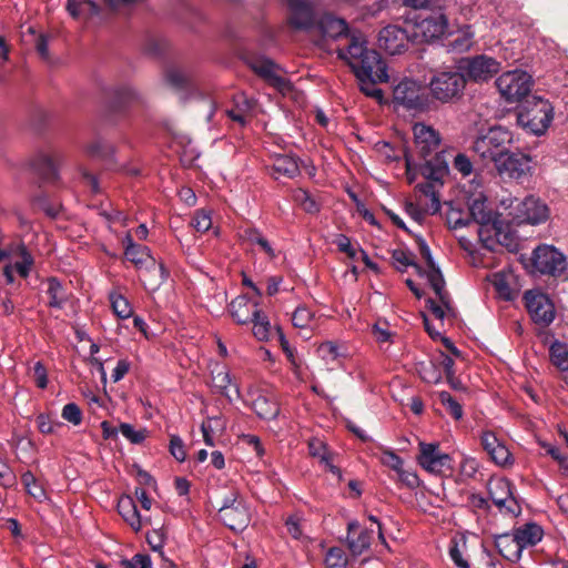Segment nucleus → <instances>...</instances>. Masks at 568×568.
Wrapping results in <instances>:
<instances>
[{"label": "nucleus", "instance_id": "52", "mask_svg": "<svg viewBox=\"0 0 568 568\" xmlns=\"http://www.w3.org/2000/svg\"><path fill=\"white\" fill-rule=\"evenodd\" d=\"M381 463L398 473L404 467V460L400 456H398L394 450L385 448L382 450V455L379 457Z\"/></svg>", "mask_w": 568, "mask_h": 568}, {"label": "nucleus", "instance_id": "24", "mask_svg": "<svg viewBox=\"0 0 568 568\" xmlns=\"http://www.w3.org/2000/svg\"><path fill=\"white\" fill-rule=\"evenodd\" d=\"M373 531L369 529H361L356 520L349 521L347 525V546L354 556H359L366 551L372 544Z\"/></svg>", "mask_w": 568, "mask_h": 568}, {"label": "nucleus", "instance_id": "53", "mask_svg": "<svg viewBox=\"0 0 568 568\" xmlns=\"http://www.w3.org/2000/svg\"><path fill=\"white\" fill-rule=\"evenodd\" d=\"M314 314L306 306H298L292 315V323L295 327L306 328L313 321Z\"/></svg>", "mask_w": 568, "mask_h": 568}, {"label": "nucleus", "instance_id": "9", "mask_svg": "<svg viewBox=\"0 0 568 568\" xmlns=\"http://www.w3.org/2000/svg\"><path fill=\"white\" fill-rule=\"evenodd\" d=\"M532 265L541 274L560 276L567 270L566 256L555 246L542 244L532 252Z\"/></svg>", "mask_w": 568, "mask_h": 568}, {"label": "nucleus", "instance_id": "7", "mask_svg": "<svg viewBox=\"0 0 568 568\" xmlns=\"http://www.w3.org/2000/svg\"><path fill=\"white\" fill-rule=\"evenodd\" d=\"M500 69V62L487 54L464 58L459 62V70L465 74L466 81L469 80L475 83L488 82Z\"/></svg>", "mask_w": 568, "mask_h": 568}, {"label": "nucleus", "instance_id": "15", "mask_svg": "<svg viewBox=\"0 0 568 568\" xmlns=\"http://www.w3.org/2000/svg\"><path fill=\"white\" fill-rule=\"evenodd\" d=\"M478 225L479 241L488 251H495L499 245L509 246L511 244V235L505 230L504 222L499 217Z\"/></svg>", "mask_w": 568, "mask_h": 568}, {"label": "nucleus", "instance_id": "63", "mask_svg": "<svg viewBox=\"0 0 568 568\" xmlns=\"http://www.w3.org/2000/svg\"><path fill=\"white\" fill-rule=\"evenodd\" d=\"M449 557L458 568H470L468 561L463 557V552L457 541H452L449 547Z\"/></svg>", "mask_w": 568, "mask_h": 568}, {"label": "nucleus", "instance_id": "1", "mask_svg": "<svg viewBox=\"0 0 568 568\" xmlns=\"http://www.w3.org/2000/svg\"><path fill=\"white\" fill-rule=\"evenodd\" d=\"M366 44L363 37L352 36L346 48L336 50L337 57L349 65L358 82H387L386 62L376 50L368 49Z\"/></svg>", "mask_w": 568, "mask_h": 568}, {"label": "nucleus", "instance_id": "23", "mask_svg": "<svg viewBox=\"0 0 568 568\" xmlns=\"http://www.w3.org/2000/svg\"><path fill=\"white\" fill-rule=\"evenodd\" d=\"M480 443L496 465L505 467L513 464L509 449L497 438L495 433L490 430L483 432Z\"/></svg>", "mask_w": 568, "mask_h": 568}, {"label": "nucleus", "instance_id": "60", "mask_svg": "<svg viewBox=\"0 0 568 568\" xmlns=\"http://www.w3.org/2000/svg\"><path fill=\"white\" fill-rule=\"evenodd\" d=\"M453 166L463 176L470 175L473 173V169H474L470 159L466 154H464V153H458L454 158Z\"/></svg>", "mask_w": 568, "mask_h": 568}, {"label": "nucleus", "instance_id": "36", "mask_svg": "<svg viewBox=\"0 0 568 568\" xmlns=\"http://www.w3.org/2000/svg\"><path fill=\"white\" fill-rule=\"evenodd\" d=\"M549 361L564 375L568 372V343L554 339L548 348Z\"/></svg>", "mask_w": 568, "mask_h": 568}, {"label": "nucleus", "instance_id": "47", "mask_svg": "<svg viewBox=\"0 0 568 568\" xmlns=\"http://www.w3.org/2000/svg\"><path fill=\"white\" fill-rule=\"evenodd\" d=\"M119 430L131 444L134 445L142 444L148 435L146 428L135 429L129 423H121Z\"/></svg>", "mask_w": 568, "mask_h": 568}, {"label": "nucleus", "instance_id": "17", "mask_svg": "<svg viewBox=\"0 0 568 568\" xmlns=\"http://www.w3.org/2000/svg\"><path fill=\"white\" fill-rule=\"evenodd\" d=\"M549 214L548 205L534 195L525 197L517 207V217L520 223L538 225L545 223Z\"/></svg>", "mask_w": 568, "mask_h": 568}, {"label": "nucleus", "instance_id": "64", "mask_svg": "<svg viewBox=\"0 0 568 568\" xmlns=\"http://www.w3.org/2000/svg\"><path fill=\"white\" fill-rule=\"evenodd\" d=\"M338 250L345 253L348 257L355 258L357 255L356 248L352 245L348 236L339 234L335 241Z\"/></svg>", "mask_w": 568, "mask_h": 568}, {"label": "nucleus", "instance_id": "40", "mask_svg": "<svg viewBox=\"0 0 568 568\" xmlns=\"http://www.w3.org/2000/svg\"><path fill=\"white\" fill-rule=\"evenodd\" d=\"M243 237L251 245H256L260 247L262 252H264L271 260L276 257V253L272 247L271 243L262 234V232L255 227H248L244 230Z\"/></svg>", "mask_w": 568, "mask_h": 568}, {"label": "nucleus", "instance_id": "6", "mask_svg": "<svg viewBox=\"0 0 568 568\" xmlns=\"http://www.w3.org/2000/svg\"><path fill=\"white\" fill-rule=\"evenodd\" d=\"M495 84L507 103L520 101L528 95L532 87V78L526 71L511 70L500 74Z\"/></svg>", "mask_w": 568, "mask_h": 568}, {"label": "nucleus", "instance_id": "58", "mask_svg": "<svg viewBox=\"0 0 568 568\" xmlns=\"http://www.w3.org/2000/svg\"><path fill=\"white\" fill-rule=\"evenodd\" d=\"M123 568H152V561L149 555L135 554L131 559L121 561Z\"/></svg>", "mask_w": 568, "mask_h": 568}, {"label": "nucleus", "instance_id": "37", "mask_svg": "<svg viewBox=\"0 0 568 568\" xmlns=\"http://www.w3.org/2000/svg\"><path fill=\"white\" fill-rule=\"evenodd\" d=\"M468 210L471 220L477 224L499 217L498 214H494L488 207L486 197L483 194L469 201Z\"/></svg>", "mask_w": 568, "mask_h": 568}, {"label": "nucleus", "instance_id": "20", "mask_svg": "<svg viewBox=\"0 0 568 568\" xmlns=\"http://www.w3.org/2000/svg\"><path fill=\"white\" fill-rule=\"evenodd\" d=\"M416 28L426 42L438 40L449 33L448 19L442 11L433 12L423 18L422 21L416 24Z\"/></svg>", "mask_w": 568, "mask_h": 568}, {"label": "nucleus", "instance_id": "51", "mask_svg": "<svg viewBox=\"0 0 568 568\" xmlns=\"http://www.w3.org/2000/svg\"><path fill=\"white\" fill-rule=\"evenodd\" d=\"M294 200L307 213L314 214L320 211V205L306 190H302V189L297 190L294 194Z\"/></svg>", "mask_w": 568, "mask_h": 568}, {"label": "nucleus", "instance_id": "49", "mask_svg": "<svg viewBox=\"0 0 568 568\" xmlns=\"http://www.w3.org/2000/svg\"><path fill=\"white\" fill-rule=\"evenodd\" d=\"M166 534L163 528L153 529L148 532L146 541L153 551H158L161 558H164L163 547L165 545Z\"/></svg>", "mask_w": 568, "mask_h": 568}, {"label": "nucleus", "instance_id": "28", "mask_svg": "<svg viewBox=\"0 0 568 568\" xmlns=\"http://www.w3.org/2000/svg\"><path fill=\"white\" fill-rule=\"evenodd\" d=\"M308 453L312 457L318 458L320 463L323 464L329 473L335 475L338 480L343 479L342 470L333 464L332 453L323 440L312 438L308 442Z\"/></svg>", "mask_w": 568, "mask_h": 568}, {"label": "nucleus", "instance_id": "21", "mask_svg": "<svg viewBox=\"0 0 568 568\" xmlns=\"http://www.w3.org/2000/svg\"><path fill=\"white\" fill-rule=\"evenodd\" d=\"M290 23L298 30H310L315 26V12L311 0H287Z\"/></svg>", "mask_w": 568, "mask_h": 568}, {"label": "nucleus", "instance_id": "12", "mask_svg": "<svg viewBox=\"0 0 568 568\" xmlns=\"http://www.w3.org/2000/svg\"><path fill=\"white\" fill-rule=\"evenodd\" d=\"M394 102L407 110L423 111L428 106V98L417 81L404 79L393 90Z\"/></svg>", "mask_w": 568, "mask_h": 568}, {"label": "nucleus", "instance_id": "26", "mask_svg": "<svg viewBox=\"0 0 568 568\" xmlns=\"http://www.w3.org/2000/svg\"><path fill=\"white\" fill-rule=\"evenodd\" d=\"M165 80L176 92L183 93L181 99L184 101L187 99L186 94L192 95L197 92L192 74L183 69H168Z\"/></svg>", "mask_w": 568, "mask_h": 568}, {"label": "nucleus", "instance_id": "61", "mask_svg": "<svg viewBox=\"0 0 568 568\" xmlns=\"http://www.w3.org/2000/svg\"><path fill=\"white\" fill-rule=\"evenodd\" d=\"M37 426L40 433L48 435L54 433L57 427H61L62 423L52 420L49 415L40 414L37 417Z\"/></svg>", "mask_w": 568, "mask_h": 568}, {"label": "nucleus", "instance_id": "33", "mask_svg": "<svg viewBox=\"0 0 568 568\" xmlns=\"http://www.w3.org/2000/svg\"><path fill=\"white\" fill-rule=\"evenodd\" d=\"M515 538L518 540L520 548L524 550L527 547L537 545L544 535L541 527L535 523H528L519 528L513 530Z\"/></svg>", "mask_w": 568, "mask_h": 568}, {"label": "nucleus", "instance_id": "22", "mask_svg": "<svg viewBox=\"0 0 568 568\" xmlns=\"http://www.w3.org/2000/svg\"><path fill=\"white\" fill-rule=\"evenodd\" d=\"M219 517L227 528L236 532L243 531L251 520L250 509L245 501H240L234 507H221Z\"/></svg>", "mask_w": 568, "mask_h": 568}, {"label": "nucleus", "instance_id": "59", "mask_svg": "<svg viewBox=\"0 0 568 568\" xmlns=\"http://www.w3.org/2000/svg\"><path fill=\"white\" fill-rule=\"evenodd\" d=\"M169 449L171 455L180 463L186 458V452L182 438L178 435H171Z\"/></svg>", "mask_w": 568, "mask_h": 568}, {"label": "nucleus", "instance_id": "39", "mask_svg": "<svg viewBox=\"0 0 568 568\" xmlns=\"http://www.w3.org/2000/svg\"><path fill=\"white\" fill-rule=\"evenodd\" d=\"M273 170L281 175L293 179L300 174L298 161L292 155H278L274 159Z\"/></svg>", "mask_w": 568, "mask_h": 568}, {"label": "nucleus", "instance_id": "38", "mask_svg": "<svg viewBox=\"0 0 568 568\" xmlns=\"http://www.w3.org/2000/svg\"><path fill=\"white\" fill-rule=\"evenodd\" d=\"M255 414L266 420L275 419L280 414L278 404L265 395H257L252 402Z\"/></svg>", "mask_w": 568, "mask_h": 568}, {"label": "nucleus", "instance_id": "46", "mask_svg": "<svg viewBox=\"0 0 568 568\" xmlns=\"http://www.w3.org/2000/svg\"><path fill=\"white\" fill-rule=\"evenodd\" d=\"M438 398L454 419L459 420L463 418V406L448 392H439Z\"/></svg>", "mask_w": 568, "mask_h": 568}, {"label": "nucleus", "instance_id": "41", "mask_svg": "<svg viewBox=\"0 0 568 568\" xmlns=\"http://www.w3.org/2000/svg\"><path fill=\"white\" fill-rule=\"evenodd\" d=\"M47 294L49 296L48 305L52 308L61 310L67 302V295L61 282L57 277L48 280Z\"/></svg>", "mask_w": 568, "mask_h": 568}, {"label": "nucleus", "instance_id": "16", "mask_svg": "<svg viewBox=\"0 0 568 568\" xmlns=\"http://www.w3.org/2000/svg\"><path fill=\"white\" fill-rule=\"evenodd\" d=\"M250 68L271 87L277 91L285 93L291 89V83L284 77L277 73V64L265 57H254L248 60Z\"/></svg>", "mask_w": 568, "mask_h": 568}, {"label": "nucleus", "instance_id": "57", "mask_svg": "<svg viewBox=\"0 0 568 568\" xmlns=\"http://www.w3.org/2000/svg\"><path fill=\"white\" fill-rule=\"evenodd\" d=\"M61 416L74 426L80 425L82 422V412L75 403H68L64 405Z\"/></svg>", "mask_w": 568, "mask_h": 568}, {"label": "nucleus", "instance_id": "43", "mask_svg": "<svg viewBox=\"0 0 568 568\" xmlns=\"http://www.w3.org/2000/svg\"><path fill=\"white\" fill-rule=\"evenodd\" d=\"M251 323L253 324V334L258 341H267L271 335V323L267 315L258 308V315H254Z\"/></svg>", "mask_w": 568, "mask_h": 568}, {"label": "nucleus", "instance_id": "35", "mask_svg": "<svg viewBox=\"0 0 568 568\" xmlns=\"http://www.w3.org/2000/svg\"><path fill=\"white\" fill-rule=\"evenodd\" d=\"M32 166L34 171L47 182H54L58 179L55 159L50 154H39L32 161Z\"/></svg>", "mask_w": 568, "mask_h": 568}, {"label": "nucleus", "instance_id": "31", "mask_svg": "<svg viewBox=\"0 0 568 568\" xmlns=\"http://www.w3.org/2000/svg\"><path fill=\"white\" fill-rule=\"evenodd\" d=\"M429 270L427 272L424 271V274H426V277L434 290L438 301L448 310H452V301L448 292L445 290V280L444 276L437 265H434L433 267H428Z\"/></svg>", "mask_w": 568, "mask_h": 568}, {"label": "nucleus", "instance_id": "54", "mask_svg": "<svg viewBox=\"0 0 568 568\" xmlns=\"http://www.w3.org/2000/svg\"><path fill=\"white\" fill-rule=\"evenodd\" d=\"M33 264V257L31 254L24 248H21V260L16 261L11 266L14 272H17L21 277H27L30 273V268Z\"/></svg>", "mask_w": 568, "mask_h": 568}, {"label": "nucleus", "instance_id": "11", "mask_svg": "<svg viewBox=\"0 0 568 568\" xmlns=\"http://www.w3.org/2000/svg\"><path fill=\"white\" fill-rule=\"evenodd\" d=\"M488 493L500 511L513 516L520 515L521 507L514 496V485L509 479L504 477L490 479Z\"/></svg>", "mask_w": 568, "mask_h": 568}, {"label": "nucleus", "instance_id": "3", "mask_svg": "<svg viewBox=\"0 0 568 568\" xmlns=\"http://www.w3.org/2000/svg\"><path fill=\"white\" fill-rule=\"evenodd\" d=\"M554 120V106L541 97H530L518 108L517 122L535 135L544 134Z\"/></svg>", "mask_w": 568, "mask_h": 568}, {"label": "nucleus", "instance_id": "50", "mask_svg": "<svg viewBox=\"0 0 568 568\" xmlns=\"http://www.w3.org/2000/svg\"><path fill=\"white\" fill-rule=\"evenodd\" d=\"M327 568H346L347 557L342 548H331L325 557Z\"/></svg>", "mask_w": 568, "mask_h": 568}, {"label": "nucleus", "instance_id": "2", "mask_svg": "<svg viewBox=\"0 0 568 568\" xmlns=\"http://www.w3.org/2000/svg\"><path fill=\"white\" fill-rule=\"evenodd\" d=\"M419 170L426 181L417 184L416 189L423 195L430 199L428 211L430 214H436L440 210L439 187L443 186L444 179L449 173L447 159L444 154L437 153L435 156L426 160Z\"/></svg>", "mask_w": 568, "mask_h": 568}, {"label": "nucleus", "instance_id": "5", "mask_svg": "<svg viewBox=\"0 0 568 568\" xmlns=\"http://www.w3.org/2000/svg\"><path fill=\"white\" fill-rule=\"evenodd\" d=\"M514 141L513 133L503 126H493L479 135L473 143V151L484 161L496 163V159L506 154Z\"/></svg>", "mask_w": 568, "mask_h": 568}, {"label": "nucleus", "instance_id": "25", "mask_svg": "<svg viewBox=\"0 0 568 568\" xmlns=\"http://www.w3.org/2000/svg\"><path fill=\"white\" fill-rule=\"evenodd\" d=\"M258 302L252 301L247 295L235 297L229 305V311L237 324L251 323L254 315H258Z\"/></svg>", "mask_w": 568, "mask_h": 568}, {"label": "nucleus", "instance_id": "48", "mask_svg": "<svg viewBox=\"0 0 568 568\" xmlns=\"http://www.w3.org/2000/svg\"><path fill=\"white\" fill-rule=\"evenodd\" d=\"M494 287L498 293L499 297L505 301H513L516 296V292L507 283V278L501 273H496L494 276Z\"/></svg>", "mask_w": 568, "mask_h": 568}, {"label": "nucleus", "instance_id": "8", "mask_svg": "<svg viewBox=\"0 0 568 568\" xmlns=\"http://www.w3.org/2000/svg\"><path fill=\"white\" fill-rule=\"evenodd\" d=\"M497 173L501 178L524 180L532 174L535 162L532 158L520 151H508L494 163Z\"/></svg>", "mask_w": 568, "mask_h": 568}, {"label": "nucleus", "instance_id": "14", "mask_svg": "<svg viewBox=\"0 0 568 568\" xmlns=\"http://www.w3.org/2000/svg\"><path fill=\"white\" fill-rule=\"evenodd\" d=\"M413 133L415 152L419 158L426 161L428 160L427 158L430 156L433 153H435L434 156L437 153H442L446 156L444 151H438L442 139L439 133L432 126H428L424 123H416L413 126Z\"/></svg>", "mask_w": 568, "mask_h": 568}, {"label": "nucleus", "instance_id": "56", "mask_svg": "<svg viewBox=\"0 0 568 568\" xmlns=\"http://www.w3.org/2000/svg\"><path fill=\"white\" fill-rule=\"evenodd\" d=\"M192 226L201 233L209 231L212 226L211 213L204 210H199L194 213L192 219Z\"/></svg>", "mask_w": 568, "mask_h": 568}, {"label": "nucleus", "instance_id": "18", "mask_svg": "<svg viewBox=\"0 0 568 568\" xmlns=\"http://www.w3.org/2000/svg\"><path fill=\"white\" fill-rule=\"evenodd\" d=\"M452 458L448 454L442 453L439 446L434 443H420L418 464L427 471L438 474L445 467L449 468Z\"/></svg>", "mask_w": 568, "mask_h": 568}, {"label": "nucleus", "instance_id": "19", "mask_svg": "<svg viewBox=\"0 0 568 568\" xmlns=\"http://www.w3.org/2000/svg\"><path fill=\"white\" fill-rule=\"evenodd\" d=\"M409 37L398 26H387L378 33V44L389 54H400L408 48Z\"/></svg>", "mask_w": 568, "mask_h": 568}, {"label": "nucleus", "instance_id": "10", "mask_svg": "<svg viewBox=\"0 0 568 568\" xmlns=\"http://www.w3.org/2000/svg\"><path fill=\"white\" fill-rule=\"evenodd\" d=\"M122 244L124 246L125 258L133 263L138 268L148 266L149 262L152 263V270H150V272H159L160 276L156 287L168 280L169 271L165 266L162 263L156 266L154 258L151 256L150 248L148 246L136 244L130 232H128L123 237Z\"/></svg>", "mask_w": 568, "mask_h": 568}, {"label": "nucleus", "instance_id": "13", "mask_svg": "<svg viewBox=\"0 0 568 568\" xmlns=\"http://www.w3.org/2000/svg\"><path fill=\"white\" fill-rule=\"evenodd\" d=\"M525 305L531 321L546 327L555 320V306L549 297L539 291H527L524 294Z\"/></svg>", "mask_w": 568, "mask_h": 568}, {"label": "nucleus", "instance_id": "4", "mask_svg": "<svg viewBox=\"0 0 568 568\" xmlns=\"http://www.w3.org/2000/svg\"><path fill=\"white\" fill-rule=\"evenodd\" d=\"M466 78L462 70L436 71L428 83L432 97L442 103H452L460 100L466 89Z\"/></svg>", "mask_w": 568, "mask_h": 568}, {"label": "nucleus", "instance_id": "44", "mask_svg": "<svg viewBox=\"0 0 568 568\" xmlns=\"http://www.w3.org/2000/svg\"><path fill=\"white\" fill-rule=\"evenodd\" d=\"M417 372L420 378L428 384H437L442 379V373L439 368L432 361L419 363Z\"/></svg>", "mask_w": 568, "mask_h": 568}, {"label": "nucleus", "instance_id": "55", "mask_svg": "<svg viewBox=\"0 0 568 568\" xmlns=\"http://www.w3.org/2000/svg\"><path fill=\"white\" fill-rule=\"evenodd\" d=\"M213 387L223 396L231 398L229 387L231 386V376L227 371H221L212 378Z\"/></svg>", "mask_w": 568, "mask_h": 568}, {"label": "nucleus", "instance_id": "34", "mask_svg": "<svg viewBox=\"0 0 568 568\" xmlns=\"http://www.w3.org/2000/svg\"><path fill=\"white\" fill-rule=\"evenodd\" d=\"M84 151L89 158L101 160L106 165L114 163V146L101 139H95L94 141L88 143L84 148Z\"/></svg>", "mask_w": 568, "mask_h": 568}, {"label": "nucleus", "instance_id": "29", "mask_svg": "<svg viewBox=\"0 0 568 568\" xmlns=\"http://www.w3.org/2000/svg\"><path fill=\"white\" fill-rule=\"evenodd\" d=\"M495 546L498 552L511 562H517L521 558L523 549L513 531L496 536Z\"/></svg>", "mask_w": 568, "mask_h": 568}, {"label": "nucleus", "instance_id": "32", "mask_svg": "<svg viewBox=\"0 0 568 568\" xmlns=\"http://www.w3.org/2000/svg\"><path fill=\"white\" fill-rule=\"evenodd\" d=\"M255 102L248 99L244 93L234 97V106L226 111L230 119L237 122L241 126L246 125L247 116L253 111Z\"/></svg>", "mask_w": 568, "mask_h": 568}, {"label": "nucleus", "instance_id": "30", "mask_svg": "<svg viewBox=\"0 0 568 568\" xmlns=\"http://www.w3.org/2000/svg\"><path fill=\"white\" fill-rule=\"evenodd\" d=\"M118 513L134 531L142 528V517L131 496H122L118 501Z\"/></svg>", "mask_w": 568, "mask_h": 568}, {"label": "nucleus", "instance_id": "27", "mask_svg": "<svg viewBox=\"0 0 568 568\" xmlns=\"http://www.w3.org/2000/svg\"><path fill=\"white\" fill-rule=\"evenodd\" d=\"M317 28L324 37L337 39L348 34V24L342 19L331 13H326L317 21Z\"/></svg>", "mask_w": 568, "mask_h": 568}, {"label": "nucleus", "instance_id": "42", "mask_svg": "<svg viewBox=\"0 0 568 568\" xmlns=\"http://www.w3.org/2000/svg\"><path fill=\"white\" fill-rule=\"evenodd\" d=\"M392 260L394 266L399 272H405L409 266H413L419 275L424 273L423 267L415 263L414 254L409 251L394 250L392 253Z\"/></svg>", "mask_w": 568, "mask_h": 568}, {"label": "nucleus", "instance_id": "45", "mask_svg": "<svg viewBox=\"0 0 568 568\" xmlns=\"http://www.w3.org/2000/svg\"><path fill=\"white\" fill-rule=\"evenodd\" d=\"M110 303L114 314L122 320L129 318L132 315V307L129 301L118 293L110 294Z\"/></svg>", "mask_w": 568, "mask_h": 568}, {"label": "nucleus", "instance_id": "62", "mask_svg": "<svg viewBox=\"0 0 568 568\" xmlns=\"http://www.w3.org/2000/svg\"><path fill=\"white\" fill-rule=\"evenodd\" d=\"M396 474L398 476L399 481L410 489L417 488L420 484L417 474L414 471L406 470L404 469V467Z\"/></svg>", "mask_w": 568, "mask_h": 568}]
</instances>
